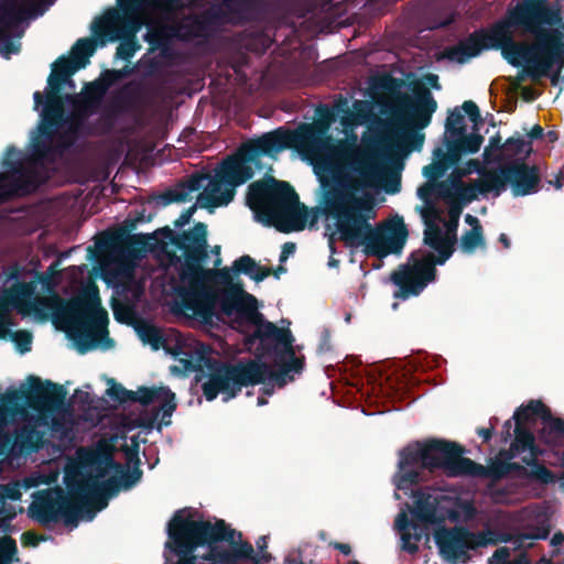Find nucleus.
I'll return each instance as SVG.
<instances>
[{
  "label": "nucleus",
  "instance_id": "f257e3e1",
  "mask_svg": "<svg viewBox=\"0 0 564 564\" xmlns=\"http://www.w3.org/2000/svg\"><path fill=\"white\" fill-rule=\"evenodd\" d=\"M48 271L50 274L39 276L50 293L48 296L31 301L34 285L28 282H15L3 290L0 296V339H6L10 327L15 325L11 312L17 310L22 316L33 313L42 321H46L50 315L55 319H63L68 325V336L80 354H86L100 344L106 348L112 347L113 340L108 332V312L101 306L98 288L93 285L80 297L66 301L54 290L56 284L51 276L54 267L51 265Z\"/></svg>",
  "mask_w": 564,
  "mask_h": 564
},
{
  "label": "nucleus",
  "instance_id": "f03ea898",
  "mask_svg": "<svg viewBox=\"0 0 564 564\" xmlns=\"http://www.w3.org/2000/svg\"><path fill=\"white\" fill-rule=\"evenodd\" d=\"M318 130L314 124L303 123L291 130L279 127L258 138L242 143L235 156L224 160L215 176L195 173L175 188L166 189L159 198L164 206L189 200L193 192L204 191L197 197L200 208L209 209L228 205L235 197L236 187L253 176L251 163L261 156L275 158L288 149L307 150L317 141Z\"/></svg>",
  "mask_w": 564,
  "mask_h": 564
},
{
  "label": "nucleus",
  "instance_id": "7ed1b4c3",
  "mask_svg": "<svg viewBox=\"0 0 564 564\" xmlns=\"http://www.w3.org/2000/svg\"><path fill=\"white\" fill-rule=\"evenodd\" d=\"M367 182L349 171L333 167L321 178L324 214L335 220L339 239L348 247H364L367 257L383 259L399 254L409 236L400 216L372 226V200L361 196Z\"/></svg>",
  "mask_w": 564,
  "mask_h": 564
},
{
  "label": "nucleus",
  "instance_id": "20e7f679",
  "mask_svg": "<svg viewBox=\"0 0 564 564\" xmlns=\"http://www.w3.org/2000/svg\"><path fill=\"white\" fill-rule=\"evenodd\" d=\"M464 453L465 448L458 443L442 438H430L409 444L399 454L398 489H409L422 480L421 471L410 467H419L429 471L442 469L452 477L469 476L499 480L514 473L532 478L530 469L507 459L506 456L491 462L489 466H484L470 458L463 457Z\"/></svg>",
  "mask_w": 564,
  "mask_h": 564
},
{
  "label": "nucleus",
  "instance_id": "39448f33",
  "mask_svg": "<svg viewBox=\"0 0 564 564\" xmlns=\"http://www.w3.org/2000/svg\"><path fill=\"white\" fill-rule=\"evenodd\" d=\"M163 232L171 243L183 252L184 261L180 270V279L187 286H180L176 293L186 311L198 317L203 323H209L215 314L217 293L205 285L209 280L216 285L227 288L231 284V270L228 268L204 270L202 263L208 258L207 225L196 223L193 229L175 234L169 227Z\"/></svg>",
  "mask_w": 564,
  "mask_h": 564
},
{
  "label": "nucleus",
  "instance_id": "423d86ee",
  "mask_svg": "<svg viewBox=\"0 0 564 564\" xmlns=\"http://www.w3.org/2000/svg\"><path fill=\"white\" fill-rule=\"evenodd\" d=\"M115 478L100 481L98 476L87 475L62 488L39 490L29 506V517L41 525L63 520L67 527H77L79 519L93 520L96 512L108 506V500L118 495Z\"/></svg>",
  "mask_w": 564,
  "mask_h": 564
},
{
  "label": "nucleus",
  "instance_id": "0eeeda50",
  "mask_svg": "<svg viewBox=\"0 0 564 564\" xmlns=\"http://www.w3.org/2000/svg\"><path fill=\"white\" fill-rule=\"evenodd\" d=\"M117 6L119 9H109L91 30L101 46L107 42L120 41L115 57L128 62L141 47L135 33L143 13L170 14L184 8L182 0H117Z\"/></svg>",
  "mask_w": 564,
  "mask_h": 564
},
{
  "label": "nucleus",
  "instance_id": "6e6552de",
  "mask_svg": "<svg viewBox=\"0 0 564 564\" xmlns=\"http://www.w3.org/2000/svg\"><path fill=\"white\" fill-rule=\"evenodd\" d=\"M278 370H271L267 364L256 360L230 364L215 358H208L206 381L202 391L207 401H213L221 393L225 402L236 398L243 387L260 384L264 380L273 381L278 387H284L293 377L280 364Z\"/></svg>",
  "mask_w": 564,
  "mask_h": 564
},
{
  "label": "nucleus",
  "instance_id": "1a4fd4ad",
  "mask_svg": "<svg viewBox=\"0 0 564 564\" xmlns=\"http://www.w3.org/2000/svg\"><path fill=\"white\" fill-rule=\"evenodd\" d=\"M457 236L444 232L433 220H425L423 242L437 252V256L427 252L417 256L413 252L409 257V264L401 265L391 274L392 282L399 288L394 297L406 300L417 296L430 282L436 279V265H443L454 253Z\"/></svg>",
  "mask_w": 564,
  "mask_h": 564
},
{
  "label": "nucleus",
  "instance_id": "9d476101",
  "mask_svg": "<svg viewBox=\"0 0 564 564\" xmlns=\"http://www.w3.org/2000/svg\"><path fill=\"white\" fill-rule=\"evenodd\" d=\"M28 388L8 389L0 395V446L11 444L7 425L18 415L25 413L24 405L37 412L36 422L47 424L48 417L64 406L66 390L62 384L51 380L42 381L30 376Z\"/></svg>",
  "mask_w": 564,
  "mask_h": 564
},
{
  "label": "nucleus",
  "instance_id": "9b49d317",
  "mask_svg": "<svg viewBox=\"0 0 564 564\" xmlns=\"http://www.w3.org/2000/svg\"><path fill=\"white\" fill-rule=\"evenodd\" d=\"M184 512L177 510L169 521L165 549L178 557L175 564H197V556L194 554L197 547L207 546L210 550V543L225 539V528L223 523L195 520L192 513L185 516Z\"/></svg>",
  "mask_w": 564,
  "mask_h": 564
},
{
  "label": "nucleus",
  "instance_id": "f8f14e48",
  "mask_svg": "<svg viewBox=\"0 0 564 564\" xmlns=\"http://www.w3.org/2000/svg\"><path fill=\"white\" fill-rule=\"evenodd\" d=\"M67 99L73 106V111L66 116L67 128L58 133L57 140L47 142L41 137L32 140V158L35 163H55L66 150L72 148L78 140L86 120L94 115L101 106L102 90L97 94L84 93L83 95H68Z\"/></svg>",
  "mask_w": 564,
  "mask_h": 564
},
{
  "label": "nucleus",
  "instance_id": "ddd939ff",
  "mask_svg": "<svg viewBox=\"0 0 564 564\" xmlns=\"http://www.w3.org/2000/svg\"><path fill=\"white\" fill-rule=\"evenodd\" d=\"M265 0H220L196 15L191 25L194 37L207 39L227 25L243 26L261 20Z\"/></svg>",
  "mask_w": 564,
  "mask_h": 564
},
{
  "label": "nucleus",
  "instance_id": "4468645a",
  "mask_svg": "<svg viewBox=\"0 0 564 564\" xmlns=\"http://www.w3.org/2000/svg\"><path fill=\"white\" fill-rule=\"evenodd\" d=\"M475 193L500 196L510 185L514 197L538 193L541 188V173L536 165H529L524 159H514L509 163L484 170L475 182Z\"/></svg>",
  "mask_w": 564,
  "mask_h": 564
},
{
  "label": "nucleus",
  "instance_id": "2eb2a0df",
  "mask_svg": "<svg viewBox=\"0 0 564 564\" xmlns=\"http://www.w3.org/2000/svg\"><path fill=\"white\" fill-rule=\"evenodd\" d=\"M294 197L296 198V192L290 183L269 177L248 186L246 203L258 221L272 226L281 210Z\"/></svg>",
  "mask_w": 564,
  "mask_h": 564
},
{
  "label": "nucleus",
  "instance_id": "dca6fc26",
  "mask_svg": "<svg viewBox=\"0 0 564 564\" xmlns=\"http://www.w3.org/2000/svg\"><path fill=\"white\" fill-rule=\"evenodd\" d=\"M507 23L510 28L532 34L542 43L560 42L555 31L543 25H555L561 21L558 10L551 8L546 0H520L508 10Z\"/></svg>",
  "mask_w": 564,
  "mask_h": 564
},
{
  "label": "nucleus",
  "instance_id": "f3484780",
  "mask_svg": "<svg viewBox=\"0 0 564 564\" xmlns=\"http://www.w3.org/2000/svg\"><path fill=\"white\" fill-rule=\"evenodd\" d=\"M257 340L263 355L274 356L275 364L281 362L289 373L302 371L304 362L295 356L294 338L290 329L279 328L272 322L267 323L246 338L247 344H254Z\"/></svg>",
  "mask_w": 564,
  "mask_h": 564
},
{
  "label": "nucleus",
  "instance_id": "a211bd4d",
  "mask_svg": "<svg viewBox=\"0 0 564 564\" xmlns=\"http://www.w3.org/2000/svg\"><path fill=\"white\" fill-rule=\"evenodd\" d=\"M216 303L219 304L221 312L227 316H235L234 322L241 326L245 323L251 324L256 329H261L263 325L270 323L258 311L257 299L245 291L241 281L228 284L217 293Z\"/></svg>",
  "mask_w": 564,
  "mask_h": 564
},
{
  "label": "nucleus",
  "instance_id": "6ab92c4d",
  "mask_svg": "<svg viewBox=\"0 0 564 564\" xmlns=\"http://www.w3.org/2000/svg\"><path fill=\"white\" fill-rule=\"evenodd\" d=\"M14 147H8L0 173V206L15 197L31 194L37 187L35 172L23 166Z\"/></svg>",
  "mask_w": 564,
  "mask_h": 564
},
{
  "label": "nucleus",
  "instance_id": "aec40b11",
  "mask_svg": "<svg viewBox=\"0 0 564 564\" xmlns=\"http://www.w3.org/2000/svg\"><path fill=\"white\" fill-rule=\"evenodd\" d=\"M437 102L431 90L424 85H415L412 95H402L397 102L398 118L411 129H424L432 120Z\"/></svg>",
  "mask_w": 564,
  "mask_h": 564
},
{
  "label": "nucleus",
  "instance_id": "412c9836",
  "mask_svg": "<svg viewBox=\"0 0 564 564\" xmlns=\"http://www.w3.org/2000/svg\"><path fill=\"white\" fill-rule=\"evenodd\" d=\"M219 523H223L225 528V539L220 542L210 543V550L203 555V560L212 564H238L246 561L259 564L252 544L248 541L236 542V531L228 527L223 519H217L213 524Z\"/></svg>",
  "mask_w": 564,
  "mask_h": 564
},
{
  "label": "nucleus",
  "instance_id": "4be33fe9",
  "mask_svg": "<svg viewBox=\"0 0 564 564\" xmlns=\"http://www.w3.org/2000/svg\"><path fill=\"white\" fill-rule=\"evenodd\" d=\"M513 433L514 440L512 441L509 449H501L499 456H506L507 459H513L522 453L528 452V455L522 457V462L530 466V476L544 484L550 482L553 478V474L549 468L539 464L536 460V456L540 451L535 445L533 433L525 425L521 424H517L514 426Z\"/></svg>",
  "mask_w": 564,
  "mask_h": 564
},
{
  "label": "nucleus",
  "instance_id": "5701e85b",
  "mask_svg": "<svg viewBox=\"0 0 564 564\" xmlns=\"http://www.w3.org/2000/svg\"><path fill=\"white\" fill-rule=\"evenodd\" d=\"M58 412L53 413L48 417L47 426L51 427L53 432H59L64 429V420L63 416L57 414ZM39 425H44L43 423L36 422V416L32 417L29 422L24 423L22 426L18 427L14 431V438L11 437V444L17 445L21 453L32 454L37 452L43 442V432L37 430ZM3 448H8V446H2Z\"/></svg>",
  "mask_w": 564,
  "mask_h": 564
},
{
  "label": "nucleus",
  "instance_id": "b1692460",
  "mask_svg": "<svg viewBox=\"0 0 564 564\" xmlns=\"http://www.w3.org/2000/svg\"><path fill=\"white\" fill-rule=\"evenodd\" d=\"M33 98L36 106L44 104L42 122L37 128L39 134L36 137L51 142L56 137L58 130L66 123L65 102H69V100L65 98H45L44 101V97L40 91H35Z\"/></svg>",
  "mask_w": 564,
  "mask_h": 564
},
{
  "label": "nucleus",
  "instance_id": "393cba45",
  "mask_svg": "<svg viewBox=\"0 0 564 564\" xmlns=\"http://www.w3.org/2000/svg\"><path fill=\"white\" fill-rule=\"evenodd\" d=\"M462 175L464 172L449 181L426 182L419 187L417 195L426 205L432 204L433 197L452 200L454 196H462L466 200H475V185H465Z\"/></svg>",
  "mask_w": 564,
  "mask_h": 564
},
{
  "label": "nucleus",
  "instance_id": "a878e982",
  "mask_svg": "<svg viewBox=\"0 0 564 564\" xmlns=\"http://www.w3.org/2000/svg\"><path fill=\"white\" fill-rule=\"evenodd\" d=\"M442 556L452 563L465 562L469 549L470 533L464 528H442L434 534Z\"/></svg>",
  "mask_w": 564,
  "mask_h": 564
},
{
  "label": "nucleus",
  "instance_id": "bb28decb",
  "mask_svg": "<svg viewBox=\"0 0 564 564\" xmlns=\"http://www.w3.org/2000/svg\"><path fill=\"white\" fill-rule=\"evenodd\" d=\"M525 63L529 64L525 69L527 75L533 82H538L542 77L549 75L550 69L554 64H560V68H563L564 45L561 42L547 43L544 51L534 53L531 55V59Z\"/></svg>",
  "mask_w": 564,
  "mask_h": 564
},
{
  "label": "nucleus",
  "instance_id": "cd10ccee",
  "mask_svg": "<svg viewBox=\"0 0 564 564\" xmlns=\"http://www.w3.org/2000/svg\"><path fill=\"white\" fill-rule=\"evenodd\" d=\"M310 212L307 207L300 202L299 195L292 198L284 207L272 226H275L281 232L301 231L305 228Z\"/></svg>",
  "mask_w": 564,
  "mask_h": 564
},
{
  "label": "nucleus",
  "instance_id": "c85d7f7f",
  "mask_svg": "<svg viewBox=\"0 0 564 564\" xmlns=\"http://www.w3.org/2000/svg\"><path fill=\"white\" fill-rule=\"evenodd\" d=\"M542 412V427L539 431L540 440L546 445L558 447L564 445V420L552 414L544 403H536Z\"/></svg>",
  "mask_w": 564,
  "mask_h": 564
},
{
  "label": "nucleus",
  "instance_id": "c756f323",
  "mask_svg": "<svg viewBox=\"0 0 564 564\" xmlns=\"http://www.w3.org/2000/svg\"><path fill=\"white\" fill-rule=\"evenodd\" d=\"M484 142L482 135L478 133L467 134L463 132L462 135H454L446 139V152L445 155L452 164H458L463 154L477 153Z\"/></svg>",
  "mask_w": 564,
  "mask_h": 564
},
{
  "label": "nucleus",
  "instance_id": "7c9ffc66",
  "mask_svg": "<svg viewBox=\"0 0 564 564\" xmlns=\"http://www.w3.org/2000/svg\"><path fill=\"white\" fill-rule=\"evenodd\" d=\"M395 527L401 532L402 550L410 554L416 553L417 542L423 536V528L419 521H410L405 512H400L395 518Z\"/></svg>",
  "mask_w": 564,
  "mask_h": 564
},
{
  "label": "nucleus",
  "instance_id": "2f4dec72",
  "mask_svg": "<svg viewBox=\"0 0 564 564\" xmlns=\"http://www.w3.org/2000/svg\"><path fill=\"white\" fill-rule=\"evenodd\" d=\"M547 43L536 42V44L529 46L525 44L517 43L510 33V40L501 46V54L512 66H520L522 62L531 59V55L546 48Z\"/></svg>",
  "mask_w": 564,
  "mask_h": 564
},
{
  "label": "nucleus",
  "instance_id": "473e14b6",
  "mask_svg": "<svg viewBox=\"0 0 564 564\" xmlns=\"http://www.w3.org/2000/svg\"><path fill=\"white\" fill-rule=\"evenodd\" d=\"M414 508L411 510L414 520L419 521L420 524H433L437 522V497L417 490L414 492Z\"/></svg>",
  "mask_w": 564,
  "mask_h": 564
},
{
  "label": "nucleus",
  "instance_id": "72a5a7b5",
  "mask_svg": "<svg viewBox=\"0 0 564 564\" xmlns=\"http://www.w3.org/2000/svg\"><path fill=\"white\" fill-rule=\"evenodd\" d=\"M159 400L161 401L160 408L154 409L151 413L140 415L137 419V426L152 430L158 421L160 412L163 413L164 420L166 416H171L176 410L177 404L175 401V393L172 392L170 388L164 387V392H162Z\"/></svg>",
  "mask_w": 564,
  "mask_h": 564
},
{
  "label": "nucleus",
  "instance_id": "f704fd0d",
  "mask_svg": "<svg viewBox=\"0 0 564 564\" xmlns=\"http://www.w3.org/2000/svg\"><path fill=\"white\" fill-rule=\"evenodd\" d=\"M484 50H500L507 40H510V26L507 21L497 22L490 29H480L476 31Z\"/></svg>",
  "mask_w": 564,
  "mask_h": 564
},
{
  "label": "nucleus",
  "instance_id": "c9c22d12",
  "mask_svg": "<svg viewBox=\"0 0 564 564\" xmlns=\"http://www.w3.org/2000/svg\"><path fill=\"white\" fill-rule=\"evenodd\" d=\"M484 50L482 43L479 41L478 34L473 32L468 37L462 41L458 45L451 47L447 51V57L456 61L459 64L466 63L469 58L476 57Z\"/></svg>",
  "mask_w": 564,
  "mask_h": 564
},
{
  "label": "nucleus",
  "instance_id": "e433bc0d",
  "mask_svg": "<svg viewBox=\"0 0 564 564\" xmlns=\"http://www.w3.org/2000/svg\"><path fill=\"white\" fill-rule=\"evenodd\" d=\"M447 152L442 148H436L433 151L434 161L423 167V175L429 178V182H436L451 166L456 165L452 164L449 159L445 156Z\"/></svg>",
  "mask_w": 564,
  "mask_h": 564
},
{
  "label": "nucleus",
  "instance_id": "4c0bfd02",
  "mask_svg": "<svg viewBox=\"0 0 564 564\" xmlns=\"http://www.w3.org/2000/svg\"><path fill=\"white\" fill-rule=\"evenodd\" d=\"M97 42L99 41L91 37L78 39L72 47L70 59L78 65L79 68L86 67L89 62V57L96 51Z\"/></svg>",
  "mask_w": 564,
  "mask_h": 564
},
{
  "label": "nucleus",
  "instance_id": "58836bf2",
  "mask_svg": "<svg viewBox=\"0 0 564 564\" xmlns=\"http://www.w3.org/2000/svg\"><path fill=\"white\" fill-rule=\"evenodd\" d=\"M128 75L126 69H105L101 73V82H93L86 86L85 93H94L102 90V97L105 96L108 87Z\"/></svg>",
  "mask_w": 564,
  "mask_h": 564
},
{
  "label": "nucleus",
  "instance_id": "ea45409f",
  "mask_svg": "<svg viewBox=\"0 0 564 564\" xmlns=\"http://www.w3.org/2000/svg\"><path fill=\"white\" fill-rule=\"evenodd\" d=\"M140 339L149 344L153 350H159L165 343L161 330L153 324L143 322L135 327Z\"/></svg>",
  "mask_w": 564,
  "mask_h": 564
},
{
  "label": "nucleus",
  "instance_id": "a19ab883",
  "mask_svg": "<svg viewBox=\"0 0 564 564\" xmlns=\"http://www.w3.org/2000/svg\"><path fill=\"white\" fill-rule=\"evenodd\" d=\"M80 69L76 63H74L69 57L66 56H59L53 64H52V72L51 76L52 78H59L62 80L68 82L69 84H73L70 80V76Z\"/></svg>",
  "mask_w": 564,
  "mask_h": 564
},
{
  "label": "nucleus",
  "instance_id": "79ce46f5",
  "mask_svg": "<svg viewBox=\"0 0 564 564\" xmlns=\"http://www.w3.org/2000/svg\"><path fill=\"white\" fill-rule=\"evenodd\" d=\"M445 202L448 204V216H449L448 221L445 224L446 231L449 235L454 234V236H456L459 216L462 214L463 207L465 204L471 203L473 200H466L462 196H454V198L452 200H445Z\"/></svg>",
  "mask_w": 564,
  "mask_h": 564
},
{
  "label": "nucleus",
  "instance_id": "37998d69",
  "mask_svg": "<svg viewBox=\"0 0 564 564\" xmlns=\"http://www.w3.org/2000/svg\"><path fill=\"white\" fill-rule=\"evenodd\" d=\"M485 245L482 227L467 230L460 238V248L466 253H471L477 247Z\"/></svg>",
  "mask_w": 564,
  "mask_h": 564
},
{
  "label": "nucleus",
  "instance_id": "c03bdc74",
  "mask_svg": "<svg viewBox=\"0 0 564 564\" xmlns=\"http://www.w3.org/2000/svg\"><path fill=\"white\" fill-rule=\"evenodd\" d=\"M536 403L543 402L541 400H531L527 405H521L514 411L512 420H514L516 425H524V423L534 417H542V412L540 411V408L536 405Z\"/></svg>",
  "mask_w": 564,
  "mask_h": 564
},
{
  "label": "nucleus",
  "instance_id": "a18cd8bd",
  "mask_svg": "<svg viewBox=\"0 0 564 564\" xmlns=\"http://www.w3.org/2000/svg\"><path fill=\"white\" fill-rule=\"evenodd\" d=\"M162 392H164V387H140L138 391H134V398L130 399V402H139L140 404L147 406L159 400L160 395H162Z\"/></svg>",
  "mask_w": 564,
  "mask_h": 564
},
{
  "label": "nucleus",
  "instance_id": "49530a36",
  "mask_svg": "<svg viewBox=\"0 0 564 564\" xmlns=\"http://www.w3.org/2000/svg\"><path fill=\"white\" fill-rule=\"evenodd\" d=\"M445 129L446 133L449 134V138L454 135H462L463 132H466L464 117L457 108L448 112L445 122Z\"/></svg>",
  "mask_w": 564,
  "mask_h": 564
},
{
  "label": "nucleus",
  "instance_id": "de8ad7c7",
  "mask_svg": "<svg viewBox=\"0 0 564 564\" xmlns=\"http://www.w3.org/2000/svg\"><path fill=\"white\" fill-rule=\"evenodd\" d=\"M141 477L142 470L140 469V465H134L132 470L122 471L120 479L115 477L119 487L118 492L121 488L126 490L132 488L137 482L140 481ZM111 478H113V476Z\"/></svg>",
  "mask_w": 564,
  "mask_h": 564
},
{
  "label": "nucleus",
  "instance_id": "09e8293b",
  "mask_svg": "<svg viewBox=\"0 0 564 564\" xmlns=\"http://www.w3.org/2000/svg\"><path fill=\"white\" fill-rule=\"evenodd\" d=\"M107 394L119 403L130 402V399L134 398V391L126 389L122 384L117 383L111 379V386L107 389Z\"/></svg>",
  "mask_w": 564,
  "mask_h": 564
},
{
  "label": "nucleus",
  "instance_id": "8fccbe9b",
  "mask_svg": "<svg viewBox=\"0 0 564 564\" xmlns=\"http://www.w3.org/2000/svg\"><path fill=\"white\" fill-rule=\"evenodd\" d=\"M254 268H257V262L254 261V259L248 254H245L234 261L231 271L235 274L243 273L251 278V274H253Z\"/></svg>",
  "mask_w": 564,
  "mask_h": 564
},
{
  "label": "nucleus",
  "instance_id": "3c124183",
  "mask_svg": "<svg viewBox=\"0 0 564 564\" xmlns=\"http://www.w3.org/2000/svg\"><path fill=\"white\" fill-rule=\"evenodd\" d=\"M11 340L15 344L17 348L21 354H25L31 350L32 346V334L28 330H17L9 334Z\"/></svg>",
  "mask_w": 564,
  "mask_h": 564
},
{
  "label": "nucleus",
  "instance_id": "603ef678",
  "mask_svg": "<svg viewBox=\"0 0 564 564\" xmlns=\"http://www.w3.org/2000/svg\"><path fill=\"white\" fill-rule=\"evenodd\" d=\"M121 109H122L121 105H119V101L116 100V101H113L111 107L102 113V116L100 118L102 132H110L113 129L115 120H116L117 116L119 115V112L121 111Z\"/></svg>",
  "mask_w": 564,
  "mask_h": 564
},
{
  "label": "nucleus",
  "instance_id": "864d4df0",
  "mask_svg": "<svg viewBox=\"0 0 564 564\" xmlns=\"http://www.w3.org/2000/svg\"><path fill=\"white\" fill-rule=\"evenodd\" d=\"M528 144L530 145V142ZM525 145L527 142L517 133V135H512L505 141V152L510 156H518L524 151Z\"/></svg>",
  "mask_w": 564,
  "mask_h": 564
},
{
  "label": "nucleus",
  "instance_id": "5fc2aeb1",
  "mask_svg": "<svg viewBox=\"0 0 564 564\" xmlns=\"http://www.w3.org/2000/svg\"><path fill=\"white\" fill-rule=\"evenodd\" d=\"M65 80H62L59 78H55L50 75L47 78V88L45 91V98H65L67 99L66 95H63L62 87L65 84Z\"/></svg>",
  "mask_w": 564,
  "mask_h": 564
},
{
  "label": "nucleus",
  "instance_id": "6e6d98bb",
  "mask_svg": "<svg viewBox=\"0 0 564 564\" xmlns=\"http://www.w3.org/2000/svg\"><path fill=\"white\" fill-rule=\"evenodd\" d=\"M462 109L468 116L469 120L474 123L475 130H478V126L482 122V118L478 106L471 100H466L463 102Z\"/></svg>",
  "mask_w": 564,
  "mask_h": 564
},
{
  "label": "nucleus",
  "instance_id": "4d7b16f0",
  "mask_svg": "<svg viewBox=\"0 0 564 564\" xmlns=\"http://www.w3.org/2000/svg\"><path fill=\"white\" fill-rule=\"evenodd\" d=\"M316 116L318 117V124L322 126V131L328 129L335 119L333 110L327 105H319L316 108Z\"/></svg>",
  "mask_w": 564,
  "mask_h": 564
},
{
  "label": "nucleus",
  "instance_id": "13d9d810",
  "mask_svg": "<svg viewBox=\"0 0 564 564\" xmlns=\"http://www.w3.org/2000/svg\"><path fill=\"white\" fill-rule=\"evenodd\" d=\"M0 521H2V528L9 525V522L15 518V508L7 503V499L0 492Z\"/></svg>",
  "mask_w": 564,
  "mask_h": 564
},
{
  "label": "nucleus",
  "instance_id": "bf43d9fd",
  "mask_svg": "<svg viewBox=\"0 0 564 564\" xmlns=\"http://www.w3.org/2000/svg\"><path fill=\"white\" fill-rule=\"evenodd\" d=\"M0 492L7 500L18 501L22 497L21 485L18 481L0 485Z\"/></svg>",
  "mask_w": 564,
  "mask_h": 564
},
{
  "label": "nucleus",
  "instance_id": "052dcab7",
  "mask_svg": "<svg viewBox=\"0 0 564 564\" xmlns=\"http://www.w3.org/2000/svg\"><path fill=\"white\" fill-rule=\"evenodd\" d=\"M511 538L512 536L510 533L500 532L495 529H487L482 533V539H484L485 543H489V544H498L500 542H507V541H510Z\"/></svg>",
  "mask_w": 564,
  "mask_h": 564
},
{
  "label": "nucleus",
  "instance_id": "680f3d73",
  "mask_svg": "<svg viewBox=\"0 0 564 564\" xmlns=\"http://www.w3.org/2000/svg\"><path fill=\"white\" fill-rule=\"evenodd\" d=\"M121 235L117 232H104L102 236L96 240V247L105 250L112 248L119 241Z\"/></svg>",
  "mask_w": 564,
  "mask_h": 564
},
{
  "label": "nucleus",
  "instance_id": "e2e57ef3",
  "mask_svg": "<svg viewBox=\"0 0 564 564\" xmlns=\"http://www.w3.org/2000/svg\"><path fill=\"white\" fill-rule=\"evenodd\" d=\"M46 539L47 538L45 535L37 534L33 531H25L21 535V542L23 546L28 547H35L40 544V542L46 541Z\"/></svg>",
  "mask_w": 564,
  "mask_h": 564
},
{
  "label": "nucleus",
  "instance_id": "0e129e2a",
  "mask_svg": "<svg viewBox=\"0 0 564 564\" xmlns=\"http://www.w3.org/2000/svg\"><path fill=\"white\" fill-rule=\"evenodd\" d=\"M123 451L126 454L127 462L133 465H140L139 458V443L135 438H132V443L130 446H123Z\"/></svg>",
  "mask_w": 564,
  "mask_h": 564
},
{
  "label": "nucleus",
  "instance_id": "69168bd1",
  "mask_svg": "<svg viewBox=\"0 0 564 564\" xmlns=\"http://www.w3.org/2000/svg\"><path fill=\"white\" fill-rule=\"evenodd\" d=\"M510 563V550L506 546L497 549L489 560V564H509Z\"/></svg>",
  "mask_w": 564,
  "mask_h": 564
},
{
  "label": "nucleus",
  "instance_id": "338daca9",
  "mask_svg": "<svg viewBox=\"0 0 564 564\" xmlns=\"http://www.w3.org/2000/svg\"><path fill=\"white\" fill-rule=\"evenodd\" d=\"M197 206H198V204L196 203V204L189 206L188 208H186L185 210H183L182 214L180 215V217L174 220V223H173L174 226L176 228H182L183 226L187 225L191 221L194 213L196 212Z\"/></svg>",
  "mask_w": 564,
  "mask_h": 564
},
{
  "label": "nucleus",
  "instance_id": "774afa93",
  "mask_svg": "<svg viewBox=\"0 0 564 564\" xmlns=\"http://www.w3.org/2000/svg\"><path fill=\"white\" fill-rule=\"evenodd\" d=\"M2 21L9 20V21H19V10L15 3H10L3 8V14L1 18Z\"/></svg>",
  "mask_w": 564,
  "mask_h": 564
}]
</instances>
